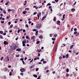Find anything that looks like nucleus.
Masks as SVG:
<instances>
[{
	"label": "nucleus",
	"mask_w": 79,
	"mask_h": 79,
	"mask_svg": "<svg viewBox=\"0 0 79 79\" xmlns=\"http://www.w3.org/2000/svg\"><path fill=\"white\" fill-rule=\"evenodd\" d=\"M42 25H41V23H40L39 24L37 25L35 27L36 28H37L38 29H40V27H41V26Z\"/></svg>",
	"instance_id": "1"
},
{
	"label": "nucleus",
	"mask_w": 79,
	"mask_h": 79,
	"mask_svg": "<svg viewBox=\"0 0 79 79\" xmlns=\"http://www.w3.org/2000/svg\"><path fill=\"white\" fill-rule=\"evenodd\" d=\"M47 14L45 16H44L43 17L42 19H41V21H44V19H45V18H47V15L48 14V12H46Z\"/></svg>",
	"instance_id": "2"
},
{
	"label": "nucleus",
	"mask_w": 79,
	"mask_h": 79,
	"mask_svg": "<svg viewBox=\"0 0 79 79\" xmlns=\"http://www.w3.org/2000/svg\"><path fill=\"white\" fill-rule=\"evenodd\" d=\"M20 71L22 73H23V72H24V71H25V69H24V68H23V69H21Z\"/></svg>",
	"instance_id": "3"
},
{
	"label": "nucleus",
	"mask_w": 79,
	"mask_h": 79,
	"mask_svg": "<svg viewBox=\"0 0 79 79\" xmlns=\"http://www.w3.org/2000/svg\"><path fill=\"white\" fill-rule=\"evenodd\" d=\"M3 44L4 45H8V42H6V41H4L3 42Z\"/></svg>",
	"instance_id": "4"
},
{
	"label": "nucleus",
	"mask_w": 79,
	"mask_h": 79,
	"mask_svg": "<svg viewBox=\"0 0 79 79\" xmlns=\"http://www.w3.org/2000/svg\"><path fill=\"white\" fill-rule=\"evenodd\" d=\"M12 48H13V49L14 50H15L16 49V45H15L12 47Z\"/></svg>",
	"instance_id": "5"
},
{
	"label": "nucleus",
	"mask_w": 79,
	"mask_h": 79,
	"mask_svg": "<svg viewBox=\"0 0 79 79\" xmlns=\"http://www.w3.org/2000/svg\"><path fill=\"white\" fill-rule=\"evenodd\" d=\"M39 38L40 39H43V36H42V35H41L39 36Z\"/></svg>",
	"instance_id": "6"
},
{
	"label": "nucleus",
	"mask_w": 79,
	"mask_h": 79,
	"mask_svg": "<svg viewBox=\"0 0 79 79\" xmlns=\"http://www.w3.org/2000/svg\"><path fill=\"white\" fill-rule=\"evenodd\" d=\"M26 43V40H24L22 42V44H25Z\"/></svg>",
	"instance_id": "7"
},
{
	"label": "nucleus",
	"mask_w": 79,
	"mask_h": 79,
	"mask_svg": "<svg viewBox=\"0 0 79 79\" xmlns=\"http://www.w3.org/2000/svg\"><path fill=\"white\" fill-rule=\"evenodd\" d=\"M31 40H34V39H35V36H32L31 37Z\"/></svg>",
	"instance_id": "8"
},
{
	"label": "nucleus",
	"mask_w": 79,
	"mask_h": 79,
	"mask_svg": "<svg viewBox=\"0 0 79 79\" xmlns=\"http://www.w3.org/2000/svg\"><path fill=\"white\" fill-rule=\"evenodd\" d=\"M21 49H16V51H18V52H20V51H21Z\"/></svg>",
	"instance_id": "9"
},
{
	"label": "nucleus",
	"mask_w": 79,
	"mask_h": 79,
	"mask_svg": "<svg viewBox=\"0 0 79 79\" xmlns=\"http://www.w3.org/2000/svg\"><path fill=\"white\" fill-rule=\"evenodd\" d=\"M41 50H42L41 49H40V50H39V49H38L37 50L36 52H38V53H40V52H41Z\"/></svg>",
	"instance_id": "10"
},
{
	"label": "nucleus",
	"mask_w": 79,
	"mask_h": 79,
	"mask_svg": "<svg viewBox=\"0 0 79 79\" xmlns=\"http://www.w3.org/2000/svg\"><path fill=\"white\" fill-rule=\"evenodd\" d=\"M27 13V11H24L23 12V13L24 15L25 14H26Z\"/></svg>",
	"instance_id": "11"
},
{
	"label": "nucleus",
	"mask_w": 79,
	"mask_h": 79,
	"mask_svg": "<svg viewBox=\"0 0 79 79\" xmlns=\"http://www.w3.org/2000/svg\"><path fill=\"white\" fill-rule=\"evenodd\" d=\"M73 46H74V45H71L70 47V49H71V48H73Z\"/></svg>",
	"instance_id": "12"
},
{
	"label": "nucleus",
	"mask_w": 79,
	"mask_h": 79,
	"mask_svg": "<svg viewBox=\"0 0 79 79\" xmlns=\"http://www.w3.org/2000/svg\"><path fill=\"white\" fill-rule=\"evenodd\" d=\"M68 56H69V54H66L65 56L66 58H68Z\"/></svg>",
	"instance_id": "13"
},
{
	"label": "nucleus",
	"mask_w": 79,
	"mask_h": 79,
	"mask_svg": "<svg viewBox=\"0 0 79 79\" xmlns=\"http://www.w3.org/2000/svg\"><path fill=\"white\" fill-rule=\"evenodd\" d=\"M39 31L37 30V31H36L35 32V35H38V32Z\"/></svg>",
	"instance_id": "14"
},
{
	"label": "nucleus",
	"mask_w": 79,
	"mask_h": 79,
	"mask_svg": "<svg viewBox=\"0 0 79 79\" xmlns=\"http://www.w3.org/2000/svg\"><path fill=\"white\" fill-rule=\"evenodd\" d=\"M12 73H13L10 71L9 73V76H12V75L13 74Z\"/></svg>",
	"instance_id": "15"
},
{
	"label": "nucleus",
	"mask_w": 79,
	"mask_h": 79,
	"mask_svg": "<svg viewBox=\"0 0 79 79\" xmlns=\"http://www.w3.org/2000/svg\"><path fill=\"white\" fill-rule=\"evenodd\" d=\"M32 31H35H35H37V30L35 29H33Z\"/></svg>",
	"instance_id": "16"
},
{
	"label": "nucleus",
	"mask_w": 79,
	"mask_h": 79,
	"mask_svg": "<svg viewBox=\"0 0 79 79\" xmlns=\"http://www.w3.org/2000/svg\"><path fill=\"white\" fill-rule=\"evenodd\" d=\"M3 13L4 14H6V11H5V10H3Z\"/></svg>",
	"instance_id": "17"
},
{
	"label": "nucleus",
	"mask_w": 79,
	"mask_h": 79,
	"mask_svg": "<svg viewBox=\"0 0 79 79\" xmlns=\"http://www.w3.org/2000/svg\"><path fill=\"white\" fill-rule=\"evenodd\" d=\"M0 38L1 39H3V36L2 35H0Z\"/></svg>",
	"instance_id": "18"
},
{
	"label": "nucleus",
	"mask_w": 79,
	"mask_h": 79,
	"mask_svg": "<svg viewBox=\"0 0 79 79\" xmlns=\"http://www.w3.org/2000/svg\"><path fill=\"white\" fill-rule=\"evenodd\" d=\"M33 76L34 77H36V78L37 77V75H36L34 74L33 75Z\"/></svg>",
	"instance_id": "19"
},
{
	"label": "nucleus",
	"mask_w": 79,
	"mask_h": 79,
	"mask_svg": "<svg viewBox=\"0 0 79 79\" xmlns=\"http://www.w3.org/2000/svg\"><path fill=\"white\" fill-rule=\"evenodd\" d=\"M26 38L27 39H29V35H27L26 36Z\"/></svg>",
	"instance_id": "20"
},
{
	"label": "nucleus",
	"mask_w": 79,
	"mask_h": 79,
	"mask_svg": "<svg viewBox=\"0 0 79 79\" xmlns=\"http://www.w3.org/2000/svg\"><path fill=\"white\" fill-rule=\"evenodd\" d=\"M7 11H9V12H10V11H12V10H11V9H8Z\"/></svg>",
	"instance_id": "21"
},
{
	"label": "nucleus",
	"mask_w": 79,
	"mask_h": 79,
	"mask_svg": "<svg viewBox=\"0 0 79 79\" xmlns=\"http://www.w3.org/2000/svg\"><path fill=\"white\" fill-rule=\"evenodd\" d=\"M54 21H56V17H54L53 19Z\"/></svg>",
	"instance_id": "22"
},
{
	"label": "nucleus",
	"mask_w": 79,
	"mask_h": 79,
	"mask_svg": "<svg viewBox=\"0 0 79 79\" xmlns=\"http://www.w3.org/2000/svg\"><path fill=\"white\" fill-rule=\"evenodd\" d=\"M9 2H10L9 1H8L5 4V5H8V3H9Z\"/></svg>",
	"instance_id": "23"
},
{
	"label": "nucleus",
	"mask_w": 79,
	"mask_h": 79,
	"mask_svg": "<svg viewBox=\"0 0 79 79\" xmlns=\"http://www.w3.org/2000/svg\"><path fill=\"white\" fill-rule=\"evenodd\" d=\"M71 11H73V12H74V11H75V9H72Z\"/></svg>",
	"instance_id": "24"
},
{
	"label": "nucleus",
	"mask_w": 79,
	"mask_h": 79,
	"mask_svg": "<svg viewBox=\"0 0 79 79\" xmlns=\"http://www.w3.org/2000/svg\"><path fill=\"white\" fill-rule=\"evenodd\" d=\"M13 24H11L10 26V28H12L13 27Z\"/></svg>",
	"instance_id": "25"
},
{
	"label": "nucleus",
	"mask_w": 79,
	"mask_h": 79,
	"mask_svg": "<svg viewBox=\"0 0 79 79\" xmlns=\"http://www.w3.org/2000/svg\"><path fill=\"white\" fill-rule=\"evenodd\" d=\"M52 40L55 41V40H56V39L55 38H52Z\"/></svg>",
	"instance_id": "26"
},
{
	"label": "nucleus",
	"mask_w": 79,
	"mask_h": 79,
	"mask_svg": "<svg viewBox=\"0 0 79 79\" xmlns=\"http://www.w3.org/2000/svg\"><path fill=\"white\" fill-rule=\"evenodd\" d=\"M10 50L11 51H13V50H14V49H13V48H10Z\"/></svg>",
	"instance_id": "27"
},
{
	"label": "nucleus",
	"mask_w": 79,
	"mask_h": 79,
	"mask_svg": "<svg viewBox=\"0 0 79 79\" xmlns=\"http://www.w3.org/2000/svg\"><path fill=\"white\" fill-rule=\"evenodd\" d=\"M25 27H29V25L26 24L25 25Z\"/></svg>",
	"instance_id": "28"
},
{
	"label": "nucleus",
	"mask_w": 79,
	"mask_h": 79,
	"mask_svg": "<svg viewBox=\"0 0 79 79\" xmlns=\"http://www.w3.org/2000/svg\"><path fill=\"white\" fill-rule=\"evenodd\" d=\"M0 33L1 34H2L3 33V31H0Z\"/></svg>",
	"instance_id": "29"
},
{
	"label": "nucleus",
	"mask_w": 79,
	"mask_h": 79,
	"mask_svg": "<svg viewBox=\"0 0 79 79\" xmlns=\"http://www.w3.org/2000/svg\"><path fill=\"white\" fill-rule=\"evenodd\" d=\"M4 58V57H3V56L2 57L1 59V60L2 61V60H3V59Z\"/></svg>",
	"instance_id": "30"
},
{
	"label": "nucleus",
	"mask_w": 79,
	"mask_h": 79,
	"mask_svg": "<svg viewBox=\"0 0 79 79\" xmlns=\"http://www.w3.org/2000/svg\"><path fill=\"white\" fill-rule=\"evenodd\" d=\"M57 23L58 24H60V21H57Z\"/></svg>",
	"instance_id": "31"
},
{
	"label": "nucleus",
	"mask_w": 79,
	"mask_h": 79,
	"mask_svg": "<svg viewBox=\"0 0 79 79\" xmlns=\"http://www.w3.org/2000/svg\"><path fill=\"white\" fill-rule=\"evenodd\" d=\"M66 77H68V76H69V75L68 74V73H67L66 74Z\"/></svg>",
	"instance_id": "32"
},
{
	"label": "nucleus",
	"mask_w": 79,
	"mask_h": 79,
	"mask_svg": "<svg viewBox=\"0 0 79 79\" xmlns=\"http://www.w3.org/2000/svg\"><path fill=\"white\" fill-rule=\"evenodd\" d=\"M37 13V12H35V13H33V15H36Z\"/></svg>",
	"instance_id": "33"
},
{
	"label": "nucleus",
	"mask_w": 79,
	"mask_h": 79,
	"mask_svg": "<svg viewBox=\"0 0 79 79\" xmlns=\"http://www.w3.org/2000/svg\"><path fill=\"white\" fill-rule=\"evenodd\" d=\"M54 37H57V36H58V35L57 34H56L54 35Z\"/></svg>",
	"instance_id": "34"
},
{
	"label": "nucleus",
	"mask_w": 79,
	"mask_h": 79,
	"mask_svg": "<svg viewBox=\"0 0 79 79\" xmlns=\"http://www.w3.org/2000/svg\"><path fill=\"white\" fill-rule=\"evenodd\" d=\"M66 71L67 72V73H68V72H69V69H67L66 70Z\"/></svg>",
	"instance_id": "35"
},
{
	"label": "nucleus",
	"mask_w": 79,
	"mask_h": 79,
	"mask_svg": "<svg viewBox=\"0 0 79 79\" xmlns=\"http://www.w3.org/2000/svg\"><path fill=\"white\" fill-rule=\"evenodd\" d=\"M39 43H40V41H37L36 42V44H39Z\"/></svg>",
	"instance_id": "36"
},
{
	"label": "nucleus",
	"mask_w": 79,
	"mask_h": 79,
	"mask_svg": "<svg viewBox=\"0 0 79 79\" xmlns=\"http://www.w3.org/2000/svg\"><path fill=\"white\" fill-rule=\"evenodd\" d=\"M63 19H64V18H65L64 16H65V14L63 15Z\"/></svg>",
	"instance_id": "37"
},
{
	"label": "nucleus",
	"mask_w": 79,
	"mask_h": 79,
	"mask_svg": "<svg viewBox=\"0 0 79 79\" xmlns=\"http://www.w3.org/2000/svg\"><path fill=\"white\" fill-rule=\"evenodd\" d=\"M44 61V59H42L40 61H41V62H42V61Z\"/></svg>",
	"instance_id": "38"
},
{
	"label": "nucleus",
	"mask_w": 79,
	"mask_h": 79,
	"mask_svg": "<svg viewBox=\"0 0 79 79\" xmlns=\"http://www.w3.org/2000/svg\"><path fill=\"white\" fill-rule=\"evenodd\" d=\"M74 34H77V32L75 31L74 33Z\"/></svg>",
	"instance_id": "39"
},
{
	"label": "nucleus",
	"mask_w": 79,
	"mask_h": 79,
	"mask_svg": "<svg viewBox=\"0 0 79 79\" xmlns=\"http://www.w3.org/2000/svg\"><path fill=\"white\" fill-rule=\"evenodd\" d=\"M52 6H49L48 7V8L49 9H50V8H52Z\"/></svg>",
	"instance_id": "40"
},
{
	"label": "nucleus",
	"mask_w": 79,
	"mask_h": 79,
	"mask_svg": "<svg viewBox=\"0 0 79 79\" xmlns=\"http://www.w3.org/2000/svg\"><path fill=\"white\" fill-rule=\"evenodd\" d=\"M37 57H36L34 59V60L35 61V60H37Z\"/></svg>",
	"instance_id": "41"
},
{
	"label": "nucleus",
	"mask_w": 79,
	"mask_h": 79,
	"mask_svg": "<svg viewBox=\"0 0 79 79\" xmlns=\"http://www.w3.org/2000/svg\"><path fill=\"white\" fill-rule=\"evenodd\" d=\"M7 61H9V57H8V56L7 57Z\"/></svg>",
	"instance_id": "42"
},
{
	"label": "nucleus",
	"mask_w": 79,
	"mask_h": 79,
	"mask_svg": "<svg viewBox=\"0 0 79 79\" xmlns=\"http://www.w3.org/2000/svg\"><path fill=\"white\" fill-rule=\"evenodd\" d=\"M37 16H38V19H39V14H37Z\"/></svg>",
	"instance_id": "43"
},
{
	"label": "nucleus",
	"mask_w": 79,
	"mask_h": 79,
	"mask_svg": "<svg viewBox=\"0 0 79 79\" xmlns=\"http://www.w3.org/2000/svg\"><path fill=\"white\" fill-rule=\"evenodd\" d=\"M38 70H39V68H37L36 69L35 71H38Z\"/></svg>",
	"instance_id": "44"
},
{
	"label": "nucleus",
	"mask_w": 79,
	"mask_h": 79,
	"mask_svg": "<svg viewBox=\"0 0 79 79\" xmlns=\"http://www.w3.org/2000/svg\"><path fill=\"white\" fill-rule=\"evenodd\" d=\"M29 8H26L25 9V10H29Z\"/></svg>",
	"instance_id": "45"
},
{
	"label": "nucleus",
	"mask_w": 79,
	"mask_h": 79,
	"mask_svg": "<svg viewBox=\"0 0 79 79\" xmlns=\"http://www.w3.org/2000/svg\"><path fill=\"white\" fill-rule=\"evenodd\" d=\"M8 24L9 25H10V24H11V22H9L8 23Z\"/></svg>",
	"instance_id": "46"
},
{
	"label": "nucleus",
	"mask_w": 79,
	"mask_h": 79,
	"mask_svg": "<svg viewBox=\"0 0 79 79\" xmlns=\"http://www.w3.org/2000/svg\"><path fill=\"white\" fill-rule=\"evenodd\" d=\"M57 50V48L56 47V48L55 49V52H56Z\"/></svg>",
	"instance_id": "47"
},
{
	"label": "nucleus",
	"mask_w": 79,
	"mask_h": 79,
	"mask_svg": "<svg viewBox=\"0 0 79 79\" xmlns=\"http://www.w3.org/2000/svg\"><path fill=\"white\" fill-rule=\"evenodd\" d=\"M53 35H52V34H50V37H52Z\"/></svg>",
	"instance_id": "48"
},
{
	"label": "nucleus",
	"mask_w": 79,
	"mask_h": 79,
	"mask_svg": "<svg viewBox=\"0 0 79 79\" xmlns=\"http://www.w3.org/2000/svg\"><path fill=\"white\" fill-rule=\"evenodd\" d=\"M24 59L23 58H21V59H20V60H21V61H23Z\"/></svg>",
	"instance_id": "49"
},
{
	"label": "nucleus",
	"mask_w": 79,
	"mask_h": 79,
	"mask_svg": "<svg viewBox=\"0 0 79 79\" xmlns=\"http://www.w3.org/2000/svg\"><path fill=\"white\" fill-rule=\"evenodd\" d=\"M20 31V30L19 29L17 31L18 33H19V32Z\"/></svg>",
	"instance_id": "50"
},
{
	"label": "nucleus",
	"mask_w": 79,
	"mask_h": 79,
	"mask_svg": "<svg viewBox=\"0 0 79 79\" xmlns=\"http://www.w3.org/2000/svg\"><path fill=\"white\" fill-rule=\"evenodd\" d=\"M49 5H51V4L50 3H48L47 4V6H49Z\"/></svg>",
	"instance_id": "51"
},
{
	"label": "nucleus",
	"mask_w": 79,
	"mask_h": 79,
	"mask_svg": "<svg viewBox=\"0 0 79 79\" xmlns=\"http://www.w3.org/2000/svg\"><path fill=\"white\" fill-rule=\"evenodd\" d=\"M22 61L23 64H25V63L24 62V61Z\"/></svg>",
	"instance_id": "52"
},
{
	"label": "nucleus",
	"mask_w": 79,
	"mask_h": 79,
	"mask_svg": "<svg viewBox=\"0 0 79 79\" xmlns=\"http://www.w3.org/2000/svg\"><path fill=\"white\" fill-rule=\"evenodd\" d=\"M6 34V33L5 32H4L3 33V35H5Z\"/></svg>",
	"instance_id": "53"
},
{
	"label": "nucleus",
	"mask_w": 79,
	"mask_h": 79,
	"mask_svg": "<svg viewBox=\"0 0 79 79\" xmlns=\"http://www.w3.org/2000/svg\"><path fill=\"white\" fill-rule=\"evenodd\" d=\"M43 63L44 64H45V63H47V61H44Z\"/></svg>",
	"instance_id": "54"
},
{
	"label": "nucleus",
	"mask_w": 79,
	"mask_h": 79,
	"mask_svg": "<svg viewBox=\"0 0 79 79\" xmlns=\"http://www.w3.org/2000/svg\"><path fill=\"white\" fill-rule=\"evenodd\" d=\"M40 76H39V77H38L37 78V79H40Z\"/></svg>",
	"instance_id": "55"
},
{
	"label": "nucleus",
	"mask_w": 79,
	"mask_h": 79,
	"mask_svg": "<svg viewBox=\"0 0 79 79\" xmlns=\"http://www.w3.org/2000/svg\"><path fill=\"white\" fill-rule=\"evenodd\" d=\"M23 47H25L26 44H23Z\"/></svg>",
	"instance_id": "56"
},
{
	"label": "nucleus",
	"mask_w": 79,
	"mask_h": 79,
	"mask_svg": "<svg viewBox=\"0 0 79 79\" xmlns=\"http://www.w3.org/2000/svg\"><path fill=\"white\" fill-rule=\"evenodd\" d=\"M19 55H17L16 56V57H19Z\"/></svg>",
	"instance_id": "57"
},
{
	"label": "nucleus",
	"mask_w": 79,
	"mask_h": 79,
	"mask_svg": "<svg viewBox=\"0 0 79 79\" xmlns=\"http://www.w3.org/2000/svg\"><path fill=\"white\" fill-rule=\"evenodd\" d=\"M28 23L29 24H31V23H32V22L29 21L28 22Z\"/></svg>",
	"instance_id": "58"
},
{
	"label": "nucleus",
	"mask_w": 79,
	"mask_h": 79,
	"mask_svg": "<svg viewBox=\"0 0 79 79\" xmlns=\"http://www.w3.org/2000/svg\"><path fill=\"white\" fill-rule=\"evenodd\" d=\"M23 32H26V30H24V29L23 30Z\"/></svg>",
	"instance_id": "59"
},
{
	"label": "nucleus",
	"mask_w": 79,
	"mask_h": 79,
	"mask_svg": "<svg viewBox=\"0 0 79 79\" xmlns=\"http://www.w3.org/2000/svg\"><path fill=\"white\" fill-rule=\"evenodd\" d=\"M1 23L2 24H3V23H5V22L4 21H2L1 22Z\"/></svg>",
	"instance_id": "60"
},
{
	"label": "nucleus",
	"mask_w": 79,
	"mask_h": 79,
	"mask_svg": "<svg viewBox=\"0 0 79 79\" xmlns=\"http://www.w3.org/2000/svg\"><path fill=\"white\" fill-rule=\"evenodd\" d=\"M74 31H77V29L74 28Z\"/></svg>",
	"instance_id": "61"
},
{
	"label": "nucleus",
	"mask_w": 79,
	"mask_h": 79,
	"mask_svg": "<svg viewBox=\"0 0 79 79\" xmlns=\"http://www.w3.org/2000/svg\"><path fill=\"white\" fill-rule=\"evenodd\" d=\"M38 14H39V15H40V16H41V13H40V12H39V13H38Z\"/></svg>",
	"instance_id": "62"
},
{
	"label": "nucleus",
	"mask_w": 79,
	"mask_h": 79,
	"mask_svg": "<svg viewBox=\"0 0 79 79\" xmlns=\"http://www.w3.org/2000/svg\"><path fill=\"white\" fill-rule=\"evenodd\" d=\"M13 32V31H12L11 30H9L10 32Z\"/></svg>",
	"instance_id": "63"
},
{
	"label": "nucleus",
	"mask_w": 79,
	"mask_h": 79,
	"mask_svg": "<svg viewBox=\"0 0 79 79\" xmlns=\"http://www.w3.org/2000/svg\"><path fill=\"white\" fill-rule=\"evenodd\" d=\"M79 34H78L77 33V34L76 35V36H79Z\"/></svg>",
	"instance_id": "64"
}]
</instances>
